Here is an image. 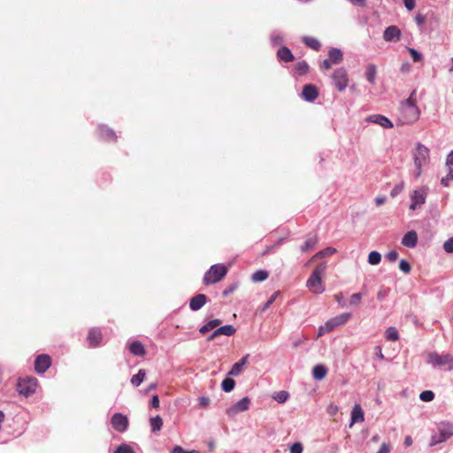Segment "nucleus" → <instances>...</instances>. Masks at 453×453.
Segmentation results:
<instances>
[{"label": "nucleus", "mask_w": 453, "mask_h": 453, "mask_svg": "<svg viewBox=\"0 0 453 453\" xmlns=\"http://www.w3.org/2000/svg\"><path fill=\"white\" fill-rule=\"evenodd\" d=\"M318 96L319 91L316 86L311 84H307L303 86L302 96L304 100L308 102H313L315 99H317Z\"/></svg>", "instance_id": "nucleus-17"}, {"label": "nucleus", "mask_w": 453, "mask_h": 453, "mask_svg": "<svg viewBox=\"0 0 453 453\" xmlns=\"http://www.w3.org/2000/svg\"><path fill=\"white\" fill-rule=\"evenodd\" d=\"M420 111L417 106L416 90H413L410 96L402 102L398 110L397 124L411 125L418 120Z\"/></svg>", "instance_id": "nucleus-1"}, {"label": "nucleus", "mask_w": 453, "mask_h": 453, "mask_svg": "<svg viewBox=\"0 0 453 453\" xmlns=\"http://www.w3.org/2000/svg\"><path fill=\"white\" fill-rule=\"evenodd\" d=\"M221 320L219 319H212V320H210L209 322H207L205 325H203L200 329H199V332L202 334H205L206 333L215 329L216 327H218L220 324H221Z\"/></svg>", "instance_id": "nucleus-29"}, {"label": "nucleus", "mask_w": 453, "mask_h": 453, "mask_svg": "<svg viewBox=\"0 0 453 453\" xmlns=\"http://www.w3.org/2000/svg\"><path fill=\"white\" fill-rule=\"evenodd\" d=\"M129 350L133 355L138 357H143L146 354L144 346L138 341H134L129 345Z\"/></svg>", "instance_id": "nucleus-26"}, {"label": "nucleus", "mask_w": 453, "mask_h": 453, "mask_svg": "<svg viewBox=\"0 0 453 453\" xmlns=\"http://www.w3.org/2000/svg\"><path fill=\"white\" fill-rule=\"evenodd\" d=\"M278 396H288V394L286 391H281Z\"/></svg>", "instance_id": "nucleus-64"}, {"label": "nucleus", "mask_w": 453, "mask_h": 453, "mask_svg": "<svg viewBox=\"0 0 453 453\" xmlns=\"http://www.w3.org/2000/svg\"><path fill=\"white\" fill-rule=\"evenodd\" d=\"M364 421V411L359 404H356L351 411V425Z\"/></svg>", "instance_id": "nucleus-27"}, {"label": "nucleus", "mask_w": 453, "mask_h": 453, "mask_svg": "<svg viewBox=\"0 0 453 453\" xmlns=\"http://www.w3.org/2000/svg\"><path fill=\"white\" fill-rule=\"evenodd\" d=\"M17 391L21 395H33L39 388L38 380L35 377L19 378L16 384Z\"/></svg>", "instance_id": "nucleus-5"}, {"label": "nucleus", "mask_w": 453, "mask_h": 453, "mask_svg": "<svg viewBox=\"0 0 453 453\" xmlns=\"http://www.w3.org/2000/svg\"><path fill=\"white\" fill-rule=\"evenodd\" d=\"M403 4L408 11H412L415 8L416 0H403Z\"/></svg>", "instance_id": "nucleus-51"}, {"label": "nucleus", "mask_w": 453, "mask_h": 453, "mask_svg": "<svg viewBox=\"0 0 453 453\" xmlns=\"http://www.w3.org/2000/svg\"><path fill=\"white\" fill-rule=\"evenodd\" d=\"M415 21L418 26H421L425 23V17L421 14H417L415 16Z\"/></svg>", "instance_id": "nucleus-55"}, {"label": "nucleus", "mask_w": 453, "mask_h": 453, "mask_svg": "<svg viewBox=\"0 0 453 453\" xmlns=\"http://www.w3.org/2000/svg\"><path fill=\"white\" fill-rule=\"evenodd\" d=\"M278 294H279V292H275V293H273V294L271 296V297H270V298L267 300V302L265 303V306H264L263 310H265V309L269 308V307L272 305V303L275 301V299H276V297H277Z\"/></svg>", "instance_id": "nucleus-50"}, {"label": "nucleus", "mask_w": 453, "mask_h": 453, "mask_svg": "<svg viewBox=\"0 0 453 453\" xmlns=\"http://www.w3.org/2000/svg\"><path fill=\"white\" fill-rule=\"evenodd\" d=\"M427 361L434 365H448L449 370L453 369V357L449 354L441 356L436 352H432L428 354Z\"/></svg>", "instance_id": "nucleus-7"}, {"label": "nucleus", "mask_w": 453, "mask_h": 453, "mask_svg": "<svg viewBox=\"0 0 453 453\" xmlns=\"http://www.w3.org/2000/svg\"><path fill=\"white\" fill-rule=\"evenodd\" d=\"M207 302V296L204 294H197L189 301V308L196 311L200 310Z\"/></svg>", "instance_id": "nucleus-20"}, {"label": "nucleus", "mask_w": 453, "mask_h": 453, "mask_svg": "<svg viewBox=\"0 0 453 453\" xmlns=\"http://www.w3.org/2000/svg\"><path fill=\"white\" fill-rule=\"evenodd\" d=\"M390 451V446L387 443H382L377 453H388Z\"/></svg>", "instance_id": "nucleus-52"}, {"label": "nucleus", "mask_w": 453, "mask_h": 453, "mask_svg": "<svg viewBox=\"0 0 453 453\" xmlns=\"http://www.w3.org/2000/svg\"><path fill=\"white\" fill-rule=\"evenodd\" d=\"M242 369H243V366H242V365H240L237 362L232 366L228 374L232 375V376H238L242 372Z\"/></svg>", "instance_id": "nucleus-41"}, {"label": "nucleus", "mask_w": 453, "mask_h": 453, "mask_svg": "<svg viewBox=\"0 0 453 453\" xmlns=\"http://www.w3.org/2000/svg\"><path fill=\"white\" fill-rule=\"evenodd\" d=\"M326 263L321 262L319 263L313 272L311 273V276L306 281V287L309 288V290L315 294H322L325 291V287L323 285L322 277L326 273Z\"/></svg>", "instance_id": "nucleus-2"}, {"label": "nucleus", "mask_w": 453, "mask_h": 453, "mask_svg": "<svg viewBox=\"0 0 453 453\" xmlns=\"http://www.w3.org/2000/svg\"><path fill=\"white\" fill-rule=\"evenodd\" d=\"M429 150L423 144L418 143L413 152V160L416 167L415 178L418 179L422 173V167L429 163Z\"/></svg>", "instance_id": "nucleus-3"}, {"label": "nucleus", "mask_w": 453, "mask_h": 453, "mask_svg": "<svg viewBox=\"0 0 453 453\" xmlns=\"http://www.w3.org/2000/svg\"><path fill=\"white\" fill-rule=\"evenodd\" d=\"M362 294L361 293H356L353 294L350 296V304L351 305H358L361 302Z\"/></svg>", "instance_id": "nucleus-46"}, {"label": "nucleus", "mask_w": 453, "mask_h": 453, "mask_svg": "<svg viewBox=\"0 0 453 453\" xmlns=\"http://www.w3.org/2000/svg\"><path fill=\"white\" fill-rule=\"evenodd\" d=\"M234 385H235V382L233 379L231 378H226L222 383H221V387H222V389L225 391V392H230L231 390L234 389Z\"/></svg>", "instance_id": "nucleus-39"}, {"label": "nucleus", "mask_w": 453, "mask_h": 453, "mask_svg": "<svg viewBox=\"0 0 453 453\" xmlns=\"http://www.w3.org/2000/svg\"><path fill=\"white\" fill-rule=\"evenodd\" d=\"M427 192L426 188H421L419 190H414L411 196V205L410 209L415 211L418 208H420L426 202Z\"/></svg>", "instance_id": "nucleus-10"}, {"label": "nucleus", "mask_w": 453, "mask_h": 453, "mask_svg": "<svg viewBox=\"0 0 453 453\" xmlns=\"http://www.w3.org/2000/svg\"><path fill=\"white\" fill-rule=\"evenodd\" d=\"M150 407L157 409L159 407V398H152L150 401Z\"/></svg>", "instance_id": "nucleus-58"}, {"label": "nucleus", "mask_w": 453, "mask_h": 453, "mask_svg": "<svg viewBox=\"0 0 453 453\" xmlns=\"http://www.w3.org/2000/svg\"><path fill=\"white\" fill-rule=\"evenodd\" d=\"M334 253H336V249H334L333 247H327V248L317 252L314 256H312L311 258L306 264V265H309L311 262H313L317 259H320L325 257H330V256L334 255Z\"/></svg>", "instance_id": "nucleus-24"}, {"label": "nucleus", "mask_w": 453, "mask_h": 453, "mask_svg": "<svg viewBox=\"0 0 453 453\" xmlns=\"http://www.w3.org/2000/svg\"><path fill=\"white\" fill-rule=\"evenodd\" d=\"M319 243V236L317 234H309L305 236L303 243L300 246L302 253H307L315 249Z\"/></svg>", "instance_id": "nucleus-13"}, {"label": "nucleus", "mask_w": 453, "mask_h": 453, "mask_svg": "<svg viewBox=\"0 0 453 453\" xmlns=\"http://www.w3.org/2000/svg\"><path fill=\"white\" fill-rule=\"evenodd\" d=\"M277 57L280 60L286 63L292 62L294 60V56L291 50L286 46H283L278 50Z\"/></svg>", "instance_id": "nucleus-25"}, {"label": "nucleus", "mask_w": 453, "mask_h": 453, "mask_svg": "<svg viewBox=\"0 0 453 453\" xmlns=\"http://www.w3.org/2000/svg\"><path fill=\"white\" fill-rule=\"evenodd\" d=\"M209 405V398H200L199 406L201 408H205Z\"/></svg>", "instance_id": "nucleus-57"}, {"label": "nucleus", "mask_w": 453, "mask_h": 453, "mask_svg": "<svg viewBox=\"0 0 453 453\" xmlns=\"http://www.w3.org/2000/svg\"><path fill=\"white\" fill-rule=\"evenodd\" d=\"M150 424L151 431L156 433L161 430L163 426V420L160 416L152 417L150 418Z\"/></svg>", "instance_id": "nucleus-33"}, {"label": "nucleus", "mask_w": 453, "mask_h": 453, "mask_svg": "<svg viewBox=\"0 0 453 453\" xmlns=\"http://www.w3.org/2000/svg\"><path fill=\"white\" fill-rule=\"evenodd\" d=\"M376 355L378 356L379 358L380 359H383L384 358V355L382 353V350H381V348L380 347H376Z\"/></svg>", "instance_id": "nucleus-62"}, {"label": "nucleus", "mask_w": 453, "mask_h": 453, "mask_svg": "<svg viewBox=\"0 0 453 453\" xmlns=\"http://www.w3.org/2000/svg\"><path fill=\"white\" fill-rule=\"evenodd\" d=\"M368 120L372 123H376L385 128L393 127V123L385 116L380 114L371 115Z\"/></svg>", "instance_id": "nucleus-21"}, {"label": "nucleus", "mask_w": 453, "mask_h": 453, "mask_svg": "<svg viewBox=\"0 0 453 453\" xmlns=\"http://www.w3.org/2000/svg\"><path fill=\"white\" fill-rule=\"evenodd\" d=\"M236 329L232 325H226L216 329L209 337V341L214 340L217 336L224 334L226 336H232L235 334Z\"/></svg>", "instance_id": "nucleus-18"}, {"label": "nucleus", "mask_w": 453, "mask_h": 453, "mask_svg": "<svg viewBox=\"0 0 453 453\" xmlns=\"http://www.w3.org/2000/svg\"><path fill=\"white\" fill-rule=\"evenodd\" d=\"M419 396H434V394L431 390H425L419 394Z\"/></svg>", "instance_id": "nucleus-59"}, {"label": "nucleus", "mask_w": 453, "mask_h": 453, "mask_svg": "<svg viewBox=\"0 0 453 453\" xmlns=\"http://www.w3.org/2000/svg\"><path fill=\"white\" fill-rule=\"evenodd\" d=\"M235 285H231L223 291L222 295L224 296H227L229 294L233 293L235 290Z\"/></svg>", "instance_id": "nucleus-53"}, {"label": "nucleus", "mask_w": 453, "mask_h": 453, "mask_svg": "<svg viewBox=\"0 0 453 453\" xmlns=\"http://www.w3.org/2000/svg\"><path fill=\"white\" fill-rule=\"evenodd\" d=\"M250 405L249 398H242L235 405L227 409V414L229 416H234L239 412L244 411L248 410Z\"/></svg>", "instance_id": "nucleus-19"}, {"label": "nucleus", "mask_w": 453, "mask_h": 453, "mask_svg": "<svg viewBox=\"0 0 453 453\" xmlns=\"http://www.w3.org/2000/svg\"><path fill=\"white\" fill-rule=\"evenodd\" d=\"M386 258L389 261V262H395L396 261V259L398 258V252L395 251V250H390L389 252H388L386 254Z\"/></svg>", "instance_id": "nucleus-48"}, {"label": "nucleus", "mask_w": 453, "mask_h": 453, "mask_svg": "<svg viewBox=\"0 0 453 453\" xmlns=\"http://www.w3.org/2000/svg\"><path fill=\"white\" fill-rule=\"evenodd\" d=\"M409 52L414 62H419L422 59V55L418 52L415 49L409 48Z\"/></svg>", "instance_id": "nucleus-44"}, {"label": "nucleus", "mask_w": 453, "mask_h": 453, "mask_svg": "<svg viewBox=\"0 0 453 453\" xmlns=\"http://www.w3.org/2000/svg\"><path fill=\"white\" fill-rule=\"evenodd\" d=\"M100 137L106 142H116L117 135L111 128L107 127H101L99 128Z\"/></svg>", "instance_id": "nucleus-23"}, {"label": "nucleus", "mask_w": 453, "mask_h": 453, "mask_svg": "<svg viewBox=\"0 0 453 453\" xmlns=\"http://www.w3.org/2000/svg\"><path fill=\"white\" fill-rule=\"evenodd\" d=\"M443 249L448 253H453V237L444 242Z\"/></svg>", "instance_id": "nucleus-45"}, {"label": "nucleus", "mask_w": 453, "mask_h": 453, "mask_svg": "<svg viewBox=\"0 0 453 453\" xmlns=\"http://www.w3.org/2000/svg\"><path fill=\"white\" fill-rule=\"evenodd\" d=\"M227 271V267L224 265L217 264L211 265L203 275V284L209 286L220 281L226 275Z\"/></svg>", "instance_id": "nucleus-4"}, {"label": "nucleus", "mask_w": 453, "mask_h": 453, "mask_svg": "<svg viewBox=\"0 0 453 453\" xmlns=\"http://www.w3.org/2000/svg\"><path fill=\"white\" fill-rule=\"evenodd\" d=\"M171 453H200L199 451L197 450H185L182 447L180 446H175L172 452Z\"/></svg>", "instance_id": "nucleus-47"}, {"label": "nucleus", "mask_w": 453, "mask_h": 453, "mask_svg": "<svg viewBox=\"0 0 453 453\" xmlns=\"http://www.w3.org/2000/svg\"><path fill=\"white\" fill-rule=\"evenodd\" d=\"M329 60L333 64H339L342 61V53L339 49L333 48L328 53Z\"/></svg>", "instance_id": "nucleus-31"}, {"label": "nucleus", "mask_w": 453, "mask_h": 453, "mask_svg": "<svg viewBox=\"0 0 453 453\" xmlns=\"http://www.w3.org/2000/svg\"><path fill=\"white\" fill-rule=\"evenodd\" d=\"M295 71L298 75H304L309 71V65L304 60L299 61L295 65Z\"/></svg>", "instance_id": "nucleus-34"}, {"label": "nucleus", "mask_w": 453, "mask_h": 453, "mask_svg": "<svg viewBox=\"0 0 453 453\" xmlns=\"http://www.w3.org/2000/svg\"><path fill=\"white\" fill-rule=\"evenodd\" d=\"M399 269L404 273H409L411 270V267L406 260L402 259L399 263Z\"/></svg>", "instance_id": "nucleus-43"}, {"label": "nucleus", "mask_w": 453, "mask_h": 453, "mask_svg": "<svg viewBox=\"0 0 453 453\" xmlns=\"http://www.w3.org/2000/svg\"><path fill=\"white\" fill-rule=\"evenodd\" d=\"M351 318L350 313H342L327 322H326L325 326H321L319 329V335L322 334L329 333L333 331L337 326H342L348 322V320Z\"/></svg>", "instance_id": "nucleus-6"}, {"label": "nucleus", "mask_w": 453, "mask_h": 453, "mask_svg": "<svg viewBox=\"0 0 453 453\" xmlns=\"http://www.w3.org/2000/svg\"><path fill=\"white\" fill-rule=\"evenodd\" d=\"M332 79L339 91H343L349 84L348 73L343 67L336 69L332 75Z\"/></svg>", "instance_id": "nucleus-8"}, {"label": "nucleus", "mask_w": 453, "mask_h": 453, "mask_svg": "<svg viewBox=\"0 0 453 453\" xmlns=\"http://www.w3.org/2000/svg\"><path fill=\"white\" fill-rule=\"evenodd\" d=\"M303 42L307 47L314 50H319L320 48V42L315 37L304 36L303 37Z\"/></svg>", "instance_id": "nucleus-32"}, {"label": "nucleus", "mask_w": 453, "mask_h": 453, "mask_svg": "<svg viewBox=\"0 0 453 453\" xmlns=\"http://www.w3.org/2000/svg\"><path fill=\"white\" fill-rule=\"evenodd\" d=\"M385 202H386L385 196H377L375 198V203L377 206H380V205L384 204Z\"/></svg>", "instance_id": "nucleus-56"}, {"label": "nucleus", "mask_w": 453, "mask_h": 453, "mask_svg": "<svg viewBox=\"0 0 453 453\" xmlns=\"http://www.w3.org/2000/svg\"><path fill=\"white\" fill-rule=\"evenodd\" d=\"M377 73V67L373 64H370L366 66L365 69V78L371 84H375V78Z\"/></svg>", "instance_id": "nucleus-28"}, {"label": "nucleus", "mask_w": 453, "mask_h": 453, "mask_svg": "<svg viewBox=\"0 0 453 453\" xmlns=\"http://www.w3.org/2000/svg\"><path fill=\"white\" fill-rule=\"evenodd\" d=\"M381 260V255L378 251H372L368 255V262L372 265H378Z\"/></svg>", "instance_id": "nucleus-37"}, {"label": "nucleus", "mask_w": 453, "mask_h": 453, "mask_svg": "<svg viewBox=\"0 0 453 453\" xmlns=\"http://www.w3.org/2000/svg\"><path fill=\"white\" fill-rule=\"evenodd\" d=\"M418 242V234L415 231L407 232L403 239L402 244L408 248H413L417 245Z\"/></svg>", "instance_id": "nucleus-22"}, {"label": "nucleus", "mask_w": 453, "mask_h": 453, "mask_svg": "<svg viewBox=\"0 0 453 453\" xmlns=\"http://www.w3.org/2000/svg\"><path fill=\"white\" fill-rule=\"evenodd\" d=\"M114 453H135L132 447L128 444L119 445L114 451Z\"/></svg>", "instance_id": "nucleus-40"}, {"label": "nucleus", "mask_w": 453, "mask_h": 453, "mask_svg": "<svg viewBox=\"0 0 453 453\" xmlns=\"http://www.w3.org/2000/svg\"><path fill=\"white\" fill-rule=\"evenodd\" d=\"M303 445L300 442L294 443L290 448V453H302Z\"/></svg>", "instance_id": "nucleus-49"}, {"label": "nucleus", "mask_w": 453, "mask_h": 453, "mask_svg": "<svg viewBox=\"0 0 453 453\" xmlns=\"http://www.w3.org/2000/svg\"><path fill=\"white\" fill-rule=\"evenodd\" d=\"M268 273L265 270H258L252 274V280L254 282L264 281L268 278Z\"/></svg>", "instance_id": "nucleus-35"}, {"label": "nucleus", "mask_w": 453, "mask_h": 453, "mask_svg": "<svg viewBox=\"0 0 453 453\" xmlns=\"http://www.w3.org/2000/svg\"><path fill=\"white\" fill-rule=\"evenodd\" d=\"M386 338L388 341L395 342L399 339V334L395 327H389L386 331Z\"/></svg>", "instance_id": "nucleus-38"}, {"label": "nucleus", "mask_w": 453, "mask_h": 453, "mask_svg": "<svg viewBox=\"0 0 453 453\" xmlns=\"http://www.w3.org/2000/svg\"><path fill=\"white\" fill-rule=\"evenodd\" d=\"M327 369L323 365H317L312 370L313 378L316 380H322L326 377Z\"/></svg>", "instance_id": "nucleus-30"}, {"label": "nucleus", "mask_w": 453, "mask_h": 453, "mask_svg": "<svg viewBox=\"0 0 453 453\" xmlns=\"http://www.w3.org/2000/svg\"><path fill=\"white\" fill-rule=\"evenodd\" d=\"M412 444V438L411 436H406L404 439L405 447H410Z\"/></svg>", "instance_id": "nucleus-61"}, {"label": "nucleus", "mask_w": 453, "mask_h": 453, "mask_svg": "<svg viewBox=\"0 0 453 453\" xmlns=\"http://www.w3.org/2000/svg\"><path fill=\"white\" fill-rule=\"evenodd\" d=\"M249 357H250L249 354L245 355L244 357H242V358L238 363L240 365H242V366H244L247 364V362H248Z\"/></svg>", "instance_id": "nucleus-60"}, {"label": "nucleus", "mask_w": 453, "mask_h": 453, "mask_svg": "<svg viewBox=\"0 0 453 453\" xmlns=\"http://www.w3.org/2000/svg\"><path fill=\"white\" fill-rule=\"evenodd\" d=\"M102 338L101 329L94 327L89 330L87 341L90 347L95 348L102 342Z\"/></svg>", "instance_id": "nucleus-16"}, {"label": "nucleus", "mask_w": 453, "mask_h": 453, "mask_svg": "<svg viewBox=\"0 0 453 453\" xmlns=\"http://www.w3.org/2000/svg\"><path fill=\"white\" fill-rule=\"evenodd\" d=\"M343 298V296L342 293L335 296V299L340 303L341 300Z\"/></svg>", "instance_id": "nucleus-63"}, {"label": "nucleus", "mask_w": 453, "mask_h": 453, "mask_svg": "<svg viewBox=\"0 0 453 453\" xmlns=\"http://www.w3.org/2000/svg\"><path fill=\"white\" fill-rule=\"evenodd\" d=\"M446 169H447V175L446 177H442L441 180V183L448 187L449 184V181L453 180V151H451L446 160Z\"/></svg>", "instance_id": "nucleus-15"}, {"label": "nucleus", "mask_w": 453, "mask_h": 453, "mask_svg": "<svg viewBox=\"0 0 453 453\" xmlns=\"http://www.w3.org/2000/svg\"><path fill=\"white\" fill-rule=\"evenodd\" d=\"M402 31L395 25L388 27L383 32V39L387 42H397L401 40Z\"/></svg>", "instance_id": "nucleus-11"}, {"label": "nucleus", "mask_w": 453, "mask_h": 453, "mask_svg": "<svg viewBox=\"0 0 453 453\" xmlns=\"http://www.w3.org/2000/svg\"><path fill=\"white\" fill-rule=\"evenodd\" d=\"M51 365V358L47 354L39 355L35 361V370L37 373H43Z\"/></svg>", "instance_id": "nucleus-12"}, {"label": "nucleus", "mask_w": 453, "mask_h": 453, "mask_svg": "<svg viewBox=\"0 0 453 453\" xmlns=\"http://www.w3.org/2000/svg\"><path fill=\"white\" fill-rule=\"evenodd\" d=\"M111 425L116 431L122 433L127 428L128 419L126 416L117 413L111 418Z\"/></svg>", "instance_id": "nucleus-14"}, {"label": "nucleus", "mask_w": 453, "mask_h": 453, "mask_svg": "<svg viewBox=\"0 0 453 453\" xmlns=\"http://www.w3.org/2000/svg\"><path fill=\"white\" fill-rule=\"evenodd\" d=\"M403 188H404V182L403 181L396 184L394 187V188L391 190L390 196L392 197H395L396 196H398L403 191Z\"/></svg>", "instance_id": "nucleus-42"}, {"label": "nucleus", "mask_w": 453, "mask_h": 453, "mask_svg": "<svg viewBox=\"0 0 453 453\" xmlns=\"http://www.w3.org/2000/svg\"><path fill=\"white\" fill-rule=\"evenodd\" d=\"M146 372L144 370H139L138 373L134 375L131 379V382L134 386H139L144 380Z\"/></svg>", "instance_id": "nucleus-36"}, {"label": "nucleus", "mask_w": 453, "mask_h": 453, "mask_svg": "<svg viewBox=\"0 0 453 453\" xmlns=\"http://www.w3.org/2000/svg\"><path fill=\"white\" fill-rule=\"evenodd\" d=\"M332 64H333V63H332L329 59H325V60L322 62V64H321L320 67H321L322 69H325V70H329V69L331 68V65H332Z\"/></svg>", "instance_id": "nucleus-54"}, {"label": "nucleus", "mask_w": 453, "mask_h": 453, "mask_svg": "<svg viewBox=\"0 0 453 453\" xmlns=\"http://www.w3.org/2000/svg\"><path fill=\"white\" fill-rule=\"evenodd\" d=\"M453 435V426L450 424H441L439 427V434L432 437V444H437L447 441Z\"/></svg>", "instance_id": "nucleus-9"}]
</instances>
